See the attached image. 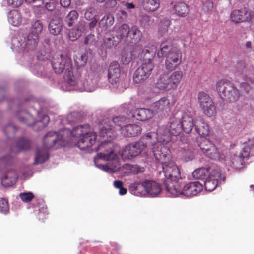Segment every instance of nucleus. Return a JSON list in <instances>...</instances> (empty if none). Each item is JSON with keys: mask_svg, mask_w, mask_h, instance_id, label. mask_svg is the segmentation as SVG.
I'll return each instance as SVG.
<instances>
[{"mask_svg": "<svg viewBox=\"0 0 254 254\" xmlns=\"http://www.w3.org/2000/svg\"><path fill=\"white\" fill-rule=\"evenodd\" d=\"M53 70L56 73H61L65 70L66 77L61 84L60 88L64 91L93 92L98 87V75L93 71H88L80 76L74 74L71 71V62L66 55H61L53 57L51 61Z\"/></svg>", "mask_w": 254, "mask_h": 254, "instance_id": "obj_1", "label": "nucleus"}, {"mask_svg": "<svg viewBox=\"0 0 254 254\" xmlns=\"http://www.w3.org/2000/svg\"><path fill=\"white\" fill-rule=\"evenodd\" d=\"M44 139L48 147H52L57 144L64 146L70 143L76 145L81 150H85L95 143L97 136L93 129L85 124L74 127L71 131L65 128L58 133L49 132Z\"/></svg>", "mask_w": 254, "mask_h": 254, "instance_id": "obj_2", "label": "nucleus"}, {"mask_svg": "<svg viewBox=\"0 0 254 254\" xmlns=\"http://www.w3.org/2000/svg\"><path fill=\"white\" fill-rule=\"evenodd\" d=\"M124 117H116L110 120L105 119L99 125V137L105 138L112 140L116 136L115 129L120 130L121 133L126 137H132L141 133V128L136 124H128L124 126Z\"/></svg>", "mask_w": 254, "mask_h": 254, "instance_id": "obj_3", "label": "nucleus"}, {"mask_svg": "<svg viewBox=\"0 0 254 254\" xmlns=\"http://www.w3.org/2000/svg\"><path fill=\"white\" fill-rule=\"evenodd\" d=\"M113 147L111 140L107 138L99 146L98 150L101 152L97 154L94 160L97 168L106 172L122 170L119 158Z\"/></svg>", "mask_w": 254, "mask_h": 254, "instance_id": "obj_4", "label": "nucleus"}, {"mask_svg": "<svg viewBox=\"0 0 254 254\" xmlns=\"http://www.w3.org/2000/svg\"><path fill=\"white\" fill-rule=\"evenodd\" d=\"M152 152L155 159L162 164L163 171L166 178L164 182L166 189L167 184L182 179L179 168L171 159L169 146L160 148L158 144H156L152 148Z\"/></svg>", "mask_w": 254, "mask_h": 254, "instance_id": "obj_5", "label": "nucleus"}, {"mask_svg": "<svg viewBox=\"0 0 254 254\" xmlns=\"http://www.w3.org/2000/svg\"><path fill=\"white\" fill-rule=\"evenodd\" d=\"M157 49L156 45L151 44H148L143 49L142 52L143 63L135 70L133 76L135 83L143 82L150 75L154 68V64L151 61L157 52Z\"/></svg>", "mask_w": 254, "mask_h": 254, "instance_id": "obj_6", "label": "nucleus"}, {"mask_svg": "<svg viewBox=\"0 0 254 254\" xmlns=\"http://www.w3.org/2000/svg\"><path fill=\"white\" fill-rule=\"evenodd\" d=\"M203 185L198 182L185 183L183 179L167 185V191L171 197L183 195L186 197L196 196L203 190Z\"/></svg>", "mask_w": 254, "mask_h": 254, "instance_id": "obj_7", "label": "nucleus"}, {"mask_svg": "<svg viewBox=\"0 0 254 254\" xmlns=\"http://www.w3.org/2000/svg\"><path fill=\"white\" fill-rule=\"evenodd\" d=\"M43 29V25L40 21H37L32 25L30 32L19 39L14 38L12 40L13 50L20 51L25 49L32 50L37 46L39 41V35Z\"/></svg>", "mask_w": 254, "mask_h": 254, "instance_id": "obj_8", "label": "nucleus"}, {"mask_svg": "<svg viewBox=\"0 0 254 254\" xmlns=\"http://www.w3.org/2000/svg\"><path fill=\"white\" fill-rule=\"evenodd\" d=\"M152 135L150 133L146 134L143 140L145 142L140 141L128 144L124 148L121 152V155L124 160L131 159L139 154L147 156L150 153H152V148L155 146L156 143L151 142Z\"/></svg>", "mask_w": 254, "mask_h": 254, "instance_id": "obj_9", "label": "nucleus"}, {"mask_svg": "<svg viewBox=\"0 0 254 254\" xmlns=\"http://www.w3.org/2000/svg\"><path fill=\"white\" fill-rule=\"evenodd\" d=\"M157 55L158 57H166L165 66L168 70L175 69L181 62L182 54L180 51L169 40L164 41L160 44Z\"/></svg>", "mask_w": 254, "mask_h": 254, "instance_id": "obj_10", "label": "nucleus"}, {"mask_svg": "<svg viewBox=\"0 0 254 254\" xmlns=\"http://www.w3.org/2000/svg\"><path fill=\"white\" fill-rule=\"evenodd\" d=\"M181 131V126L179 119H173L169 127L162 126L158 127L156 132V139L159 147L168 146L167 145L171 141V136H177Z\"/></svg>", "mask_w": 254, "mask_h": 254, "instance_id": "obj_11", "label": "nucleus"}, {"mask_svg": "<svg viewBox=\"0 0 254 254\" xmlns=\"http://www.w3.org/2000/svg\"><path fill=\"white\" fill-rule=\"evenodd\" d=\"M161 190L160 184L152 180H146L141 183H134L130 186L131 193L138 196H144L147 194L154 197L160 193Z\"/></svg>", "mask_w": 254, "mask_h": 254, "instance_id": "obj_12", "label": "nucleus"}, {"mask_svg": "<svg viewBox=\"0 0 254 254\" xmlns=\"http://www.w3.org/2000/svg\"><path fill=\"white\" fill-rule=\"evenodd\" d=\"M198 146L202 152L207 157L219 161H223L227 150L218 149L215 146L205 137L197 139Z\"/></svg>", "mask_w": 254, "mask_h": 254, "instance_id": "obj_13", "label": "nucleus"}, {"mask_svg": "<svg viewBox=\"0 0 254 254\" xmlns=\"http://www.w3.org/2000/svg\"><path fill=\"white\" fill-rule=\"evenodd\" d=\"M38 120L35 121L34 118L25 111H20L17 113V117L22 123L28 126H34L35 130H41L44 128L49 122L50 118L47 115L37 112Z\"/></svg>", "mask_w": 254, "mask_h": 254, "instance_id": "obj_14", "label": "nucleus"}, {"mask_svg": "<svg viewBox=\"0 0 254 254\" xmlns=\"http://www.w3.org/2000/svg\"><path fill=\"white\" fill-rule=\"evenodd\" d=\"M217 90L222 99L230 101L237 100L240 95L239 90L232 83L224 80L217 83Z\"/></svg>", "mask_w": 254, "mask_h": 254, "instance_id": "obj_15", "label": "nucleus"}, {"mask_svg": "<svg viewBox=\"0 0 254 254\" xmlns=\"http://www.w3.org/2000/svg\"><path fill=\"white\" fill-rule=\"evenodd\" d=\"M236 76L237 80L240 83L241 86L244 90L248 92L254 88V81L251 78L244 75L245 72V64L243 62H240L237 65Z\"/></svg>", "mask_w": 254, "mask_h": 254, "instance_id": "obj_16", "label": "nucleus"}, {"mask_svg": "<svg viewBox=\"0 0 254 254\" xmlns=\"http://www.w3.org/2000/svg\"><path fill=\"white\" fill-rule=\"evenodd\" d=\"M211 172L204 183L205 190L209 191L215 189L220 181L225 179L224 177L221 176V171L218 166L213 167Z\"/></svg>", "mask_w": 254, "mask_h": 254, "instance_id": "obj_17", "label": "nucleus"}, {"mask_svg": "<svg viewBox=\"0 0 254 254\" xmlns=\"http://www.w3.org/2000/svg\"><path fill=\"white\" fill-rule=\"evenodd\" d=\"M198 102L204 114L211 117L216 113V108L208 95L204 92H200L198 96Z\"/></svg>", "mask_w": 254, "mask_h": 254, "instance_id": "obj_18", "label": "nucleus"}, {"mask_svg": "<svg viewBox=\"0 0 254 254\" xmlns=\"http://www.w3.org/2000/svg\"><path fill=\"white\" fill-rule=\"evenodd\" d=\"M253 17L252 11L247 8L235 10L231 14L232 21L235 23L250 21Z\"/></svg>", "mask_w": 254, "mask_h": 254, "instance_id": "obj_19", "label": "nucleus"}, {"mask_svg": "<svg viewBox=\"0 0 254 254\" xmlns=\"http://www.w3.org/2000/svg\"><path fill=\"white\" fill-rule=\"evenodd\" d=\"M225 158L226 155H225L224 160L221 162L223 163L226 166L236 170L241 169L244 166L243 159L245 158L242 156V151H241L239 155L233 154H231L229 158L226 159Z\"/></svg>", "mask_w": 254, "mask_h": 254, "instance_id": "obj_20", "label": "nucleus"}, {"mask_svg": "<svg viewBox=\"0 0 254 254\" xmlns=\"http://www.w3.org/2000/svg\"><path fill=\"white\" fill-rule=\"evenodd\" d=\"M116 35H115L114 31H110L108 33L106 34L104 38V43L98 50V52L101 56L104 57L106 55L107 53L106 49L118 44L115 43L114 41V40H116Z\"/></svg>", "mask_w": 254, "mask_h": 254, "instance_id": "obj_21", "label": "nucleus"}, {"mask_svg": "<svg viewBox=\"0 0 254 254\" xmlns=\"http://www.w3.org/2000/svg\"><path fill=\"white\" fill-rule=\"evenodd\" d=\"M45 137L46 135L43 139V143L45 148H37L35 157V162L34 163V164H39L43 163L48 159L49 155L47 151L48 149H57L58 147L61 146H58V144H57L56 145L52 147H48L47 143H45L44 141Z\"/></svg>", "mask_w": 254, "mask_h": 254, "instance_id": "obj_22", "label": "nucleus"}, {"mask_svg": "<svg viewBox=\"0 0 254 254\" xmlns=\"http://www.w3.org/2000/svg\"><path fill=\"white\" fill-rule=\"evenodd\" d=\"M120 76V67L117 62L114 61L110 63L108 72V77L109 82L113 84L116 83Z\"/></svg>", "mask_w": 254, "mask_h": 254, "instance_id": "obj_23", "label": "nucleus"}, {"mask_svg": "<svg viewBox=\"0 0 254 254\" xmlns=\"http://www.w3.org/2000/svg\"><path fill=\"white\" fill-rule=\"evenodd\" d=\"M17 179L18 174L15 170H7L1 177V184L5 187L12 186Z\"/></svg>", "mask_w": 254, "mask_h": 254, "instance_id": "obj_24", "label": "nucleus"}, {"mask_svg": "<svg viewBox=\"0 0 254 254\" xmlns=\"http://www.w3.org/2000/svg\"><path fill=\"white\" fill-rule=\"evenodd\" d=\"M195 129L200 137H205L209 133V127L207 123L201 118H198L195 122Z\"/></svg>", "mask_w": 254, "mask_h": 254, "instance_id": "obj_25", "label": "nucleus"}, {"mask_svg": "<svg viewBox=\"0 0 254 254\" xmlns=\"http://www.w3.org/2000/svg\"><path fill=\"white\" fill-rule=\"evenodd\" d=\"M153 116V112L148 109H138L132 113V117L140 121H145L150 119Z\"/></svg>", "mask_w": 254, "mask_h": 254, "instance_id": "obj_26", "label": "nucleus"}, {"mask_svg": "<svg viewBox=\"0 0 254 254\" xmlns=\"http://www.w3.org/2000/svg\"><path fill=\"white\" fill-rule=\"evenodd\" d=\"M180 124L181 130L183 129L187 133H190L195 125L192 118L187 114H184L183 115L182 120L181 122H180Z\"/></svg>", "mask_w": 254, "mask_h": 254, "instance_id": "obj_27", "label": "nucleus"}, {"mask_svg": "<svg viewBox=\"0 0 254 254\" xmlns=\"http://www.w3.org/2000/svg\"><path fill=\"white\" fill-rule=\"evenodd\" d=\"M215 165L196 169L192 172V176L196 179L204 180L207 179L211 173V168Z\"/></svg>", "mask_w": 254, "mask_h": 254, "instance_id": "obj_28", "label": "nucleus"}, {"mask_svg": "<svg viewBox=\"0 0 254 254\" xmlns=\"http://www.w3.org/2000/svg\"><path fill=\"white\" fill-rule=\"evenodd\" d=\"M8 21L13 26H19L22 22L21 13L16 10H11L8 14Z\"/></svg>", "mask_w": 254, "mask_h": 254, "instance_id": "obj_29", "label": "nucleus"}, {"mask_svg": "<svg viewBox=\"0 0 254 254\" xmlns=\"http://www.w3.org/2000/svg\"><path fill=\"white\" fill-rule=\"evenodd\" d=\"M142 36V32L138 27L133 26L129 28L127 39L128 40L131 41L132 43H137L140 41Z\"/></svg>", "mask_w": 254, "mask_h": 254, "instance_id": "obj_30", "label": "nucleus"}, {"mask_svg": "<svg viewBox=\"0 0 254 254\" xmlns=\"http://www.w3.org/2000/svg\"><path fill=\"white\" fill-rule=\"evenodd\" d=\"M63 28L62 20L60 18L53 19L49 24L50 32L55 35L59 34Z\"/></svg>", "mask_w": 254, "mask_h": 254, "instance_id": "obj_31", "label": "nucleus"}, {"mask_svg": "<svg viewBox=\"0 0 254 254\" xmlns=\"http://www.w3.org/2000/svg\"><path fill=\"white\" fill-rule=\"evenodd\" d=\"M182 78V72L176 71L171 74L168 73V80L170 88L173 89L177 86Z\"/></svg>", "mask_w": 254, "mask_h": 254, "instance_id": "obj_32", "label": "nucleus"}, {"mask_svg": "<svg viewBox=\"0 0 254 254\" xmlns=\"http://www.w3.org/2000/svg\"><path fill=\"white\" fill-rule=\"evenodd\" d=\"M152 107L153 109L155 112L167 110L170 107L169 100L166 97L161 98L160 100L155 102Z\"/></svg>", "mask_w": 254, "mask_h": 254, "instance_id": "obj_33", "label": "nucleus"}, {"mask_svg": "<svg viewBox=\"0 0 254 254\" xmlns=\"http://www.w3.org/2000/svg\"><path fill=\"white\" fill-rule=\"evenodd\" d=\"M30 147V143L29 140L25 139H20L16 143L15 146L11 147V151L17 153L20 151H26Z\"/></svg>", "mask_w": 254, "mask_h": 254, "instance_id": "obj_34", "label": "nucleus"}, {"mask_svg": "<svg viewBox=\"0 0 254 254\" xmlns=\"http://www.w3.org/2000/svg\"><path fill=\"white\" fill-rule=\"evenodd\" d=\"M129 29V27L127 24H123L115 32L116 36V40H114L115 43H119L124 37L127 38Z\"/></svg>", "mask_w": 254, "mask_h": 254, "instance_id": "obj_35", "label": "nucleus"}, {"mask_svg": "<svg viewBox=\"0 0 254 254\" xmlns=\"http://www.w3.org/2000/svg\"><path fill=\"white\" fill-rule=\"evenodd\" d=\"M174 13L181 17H185L189 13V8L184 2H178L173 6Z\"/></svg>", "mask_w": 254, "mask_h": 254, "instance_id": "obj_36", "label": "nucleus"}, {"mask_svg": "<svg viewBox=\"0 0 254 254\" xmlns=\"http://www.w3.org/2000/svg\"><path fill=\"white\" fill-rule=\"evenodd\" d=\"M159 0H143L142 6L147 12H151L156 11L159 7Z\"/></svg>", "mask_w": 254, "mask_h": 254, "instance_id": "obj_37", "label": "nucleus"}, {"mask_svg": "<svg viewBox=\"0 0 254 254\" xmlns=\"http://www.w3.org/2000/svg\"><path fill=\"white\" fill-rule=\"evenodd\" d=\"M114 23V18L111 14H106L99 22V26L104 30L110 28Z\"/></svg>", "mask_w": 254, "mask_h": 254, "instance_id": "obj_38", "label": "nucleus"}, {"mask_svg": "<svg viewBox=\"0 0 254 254\" xmlns=\"http://www.w3.org/2000/svg\"><path fill=\"white\" fill-rule=\"evenodd\" d=\"M156 87L159 90L171 89L168 80V73L161 74L156 83Z\"/></svg>", "mask_w": 254, "mask_h": 254, "instance_id": "obj_39", "label": "nucleus"}, {"mask_svg": "<svg viewBox=\"0 0 254 254\" xmlns=\"http://www.w3.org/2000/svg\"><path fill=\"white\" fill-rule=\"evenodd\" d=\"M121 171L126 174H136L141 171V169L136 165L126 164L122 167Z\"/></svg>", "mask_w": 254, "mask_h": 254, "instance_id": "obj_40", "label": "nucleus"}, {"mask_svg": "<svg viewBox=\"0 0 254 254\" xmlns=\"http://www.w3.org/2000/svg\"><path fill=\"white\" fill-rule=\"evenodd\" d=\"M254 146V137L248 139L247 141L243 143L242 151V156L244 158H248L249 156L252 148Z\"/></svg>", "mask_w": 254, "mask_h": 254, "instance_id": "obj_41", "label": "nucleus"}, {"mask_svg": "<svg viewBox=\"0 0 254 254\" xmlns=\"http://www.w3.org/2000/svg\"><path fill=\"white\" fill-rule=\"evenodd\" d=\"M170 24L171 21L167 18L162 20L159 24L158 32L161 35L166 33L168 31Z\"/></svg>", "mask_w": 254, "mask_h": 254, "instance_id": "obj_42", "label": "nucleus"}, {"mask_svg": "<svg viewBox=\"0 0 254 254\" xmlns=\"http://www.w3.org/2000/svg\"><path fill=\"white\" fill-rule=\"evenodd\" d=\"M98 15V8L95 6L91 7L86 10L85 17L87 20H92L96 18Z\"/></svg>", "mask_w": 254, "mask_h": 254, "instance_id": "obj_43", "label": "nucleus"}, {"mask_svg": "<svg viewBox=\"0 0 254 254\" xmlns=\"http://www.w3.org/2000/svg\"><path fill=\"white\" fill-rule=\"evenodd\" d=\"M78 14L75 10L70 11L66 17L65 21L68 25L71 27L73 25V23L78 18Z\"/></svg>", "mask_w": 254, "mask_h": 254, "instance_id": "obj_44", "label": "nucleus"}, {"mask_svg": "<svg viewBox=\"0 0 254 254\" xmlns=\"http://www.w3.org/2000/svg\"><path fill=\"white\" fill-rule=\"evenodd\" d=\"M9 212V206L7 200L4 198L0 199V213L7 214Z\"/></svg>", "mask_w": 254, "mask_h": 254, "instance_id": "obj_45", "label": "nucleus"}, {"mask_svg": "<svg viewBox=\"0 0 254 254\" xmlns=\"http://www.w3.org/2000/svg\"><path fill=\"white\" fill-rule=\"evenodd\" d=\"M114 186L119 189V193L121 195H124L127 192V190L123 187V183L121 181L115 180L113 183Z\"/></svg>", "mask_w": 254, "mask_h": 254, "instance_id": "obj_46", "label": "nucleus"}, {"mask_svg": "<svg viewBox=\"0 0 254 254\" xmlns=\"http://www.w3.org/2000/svg\"><path fill=\"white\" fill-rule=\"evenodd\" d=\"M81 33L79 29H72L69 33V38L71 41H74L81 35Z\"/></svg>", "mask_w": 254, "mask_h": 254, "instance_id": "obj_47", "label": "nucleus"}, {"mask_svg": "<svg viewBox=\"0 0 254 254\" xmlns=\"http://www.w3.org/2000/svg\"><path fill=\"white\" fill-rule=\"evenodd\" d=\"M19 197L24 202H28L33 198L34 195L31 192H24L20 193Z\"/></svg>", "mask_w": 254, "mask_h": 254, "instance_id": "obj_48", "label": "nucleus"}, {"mask_svg": "<svg viewBox=\"0 0 254 254\" xmlns=\"http://www.w3.org/2000/svg\"><path fill=\"white\" fill-rule=\"evenodd\" d=\"M132 55L130 52H124L121 56V61L124 64H128L131 60Z\"/></svg>", "mask_w": 254, "mask_h": 254, "instance_id": "obj_49", "label": "nucleus"}, {"mask_svg": "<svg viewBox=\"0 0 254 254\" xmlns=\"http://www.w3.org/2000/svg\"><path fill=\"white\" fill-rule=\"evenodd\" d=\"M213 5V3L211 1L207 0L203 4L202 10L205 12H209L212 10Z\"/></svg>", "mask_w": 254, "mask_h": 254, "instance_id": "obj_50", "label": "nucleus"}, {"mask_svg": "<svg viewBox=\"0 0 254 254\" xmlns=\"http://www.w3.org/2000/svg\"><path fill=\"white\" fill-rule=\"evenodd\" d=\"M87 60V55L86 54H82L79 57H76L75 61L77 63H79L81 65H83L86 63Z\"/></svg>", "mask_w": 254, "mask_h": 254, "instance_id": "obj_51", "label": "nucleus"}, {"mask_svg": "<svg viewBox=\"0 0 254 254\" xmlns=\"http://www.w3.org/2000/svg\"><path fill=\"white\" fill-rule=\"evenodd\" d=\"M49 2H47L46 1H44L43 3L45 5V8L49 11H53L54 10L55 8V4L53 1V0H49Z\"/></svg>", "mask_w": 254, "mask_h": 254, "instance_id": "obj_52", "label": "nucleus"}, {"mask_svg": "<svg viewBox=\"0 0 254 254\" xmlns=\"http://www.w3.org/2000/svg\"><path fill=\"white\" fill-rule=\"evenodd\" d=\"M77 113L76 112L71 113L67 116V121L69 123L75 122L77 120Z\"/></svg>", "mask_w": 254, "mask_h": 254, "instance_id": "obj_53", "label": "nucleus"}, {"mask_svg": "<svg viewBox=\"0 0 254 254\" xmlns=\"http://www.w3.org/2000/svg\"><path fill=\"white\" fill-rule=\"evenodd\" d=\"M22 0H7V4L13 7H18L22 4Z\"/></svg>", "mask_w": 254, "mask_h": 254, "instance_id": "obj_54", "label": "nucleus"}, {"mask_svg": "<svg viewBox=\"0 0 254 254\" xmlns=\"http://www.w3.org/2000/svg\"><path fill=\"white\" fill-rule=\"evenodd\" d=\"M46 209V207H43L39 210V218L40 219L45 218L48 215Z\"/></svg>", "mask_w": 254, "mask_h": 254, "instance_id": "obj_55", "label": "nucleus"}, {"mask_svg": "<svg viewBox=\"0 0 254 254\" xmlns=\"http://www.w3.org/2000/svg\"><path fill=\"white\" fill-rule=\"evenodd\" d=\"M150 17L148 15H144L143 16L141 24V25H143L144 26H145L146 25H148L150 24Z\"/></svg>", "mask_w": 254, "mask_h": 254, "instance_id": "obj_56", "label": "nucleus"}, {"mask_svg": "<svg viewBox=\"0 0 254 254\" xmlns=\"http://www.w3.org/2000/svg\"><path fill=\"white\" fill-rule=\"evenodd\" d=\"M94 39V36L93 35L89 34L85 37L84 43L85 44H88L91 43Z\"/></svg>", "mask_w": 254, "mask_h": 254, "instance_id": "obj_57", "label": "nucleus"}, {"mask_svg": "<svg viewBox=\"0 0 254 254\" xmlns=\"http://www.w3.org/2000/svg\"><path fill=\"white\" fill-rule=\"evenodd\" d=\"M117 0H108L106 2V5L107 7L112 8L114 7L117 4Z\"/></svg>", "mask_w": 254, "mask_h": 254, "instance_id": "obj_58", "label": "nucleus"}, {"mask_svg": "<svg viewBox=\"0 0 254 254\" xmlns=\"http://www.w3.org/2000/svg\"><path fill=\"white\" fill-rule=\"evenodd\" d=\"M35 67H33L31 68V71L34 74L39 75L40 74V71L41 70L42 67L39 65H35Z\"/></svg>", "mask_w": 254, "mask_h": 254, "instance_id": "obj_59", "label": "nucleus"}, {"mask_svg": "<svg viewBox=\"0 0 254 254\" xmlns=\"http://www.w3.org/2000/svg\"><path fill=\"white\" fill-rule=\"evenodd\" d=\"M71 3V0H60V4L64 7H68Z\"/></svg>", "mask_w": 254, "mask_h": 254, "instance_id": "obj_60", "label": "nucleus"}, {"mask_svg": "<svg viewBox=\"0 0 254 254\" xmlns=\"http://www.w3.org/2000/svg\"><path fill=\"white\" fill-rule=\"evenodd\" d=\"M15 129V127L13 125H9L6 126L4 129V132L6 134H8V131L11 130L12 131H14Z\"/></svg>", "mask_w": 254, "mask_h": 254, "instance_id": "obj_61", "label": "nucleus"}, {"mask_svg": "<svg viewBox=\"0 0 254 254\" xmlns=\"http://www.w3.org/2000/svg\"><path fill=\"white\" fill-rule=\"evenodd\" d=\"M89 20L91 21V22L89 24V27L91 28L95 27L96 26L97 22V18H95V19H93L92 20Z\"/></svg>", "mask_w": 254, "mask_h": 254, "instance_id": "obj_62", "label": "nucleus"}, {"mask_svg": "<svg viewBox=\"0 0 254 254\" xmlns=\"http://www.w3.org/2000/svg\"><path fill=\"white\" fill-rule=\"evenodd\" d=\"M125 6L127 9H133L135 7L134 4L131 3H127Z\"/></svg>", "mask_w": 254, "mask_h": 254, "instance_id": "obj_63", "label": "nucleus"}, {"mask_svg": "<svg viewBox=\"0 0 254 254\" xmlns=\"http://www.w3.org/2000/svg\"><path fill=\"white\" fill-rule=\"evenodd\" d=\"M11 158H12L11 156L10 155H8V156L4 157L3 158V159L4 161H5L7 163H9V162H10Z\"/></svg>", "mask_w": 254, "mask_h": 254, "instance_id": "obj_64", "label": "nucleus"}]
</instances>
